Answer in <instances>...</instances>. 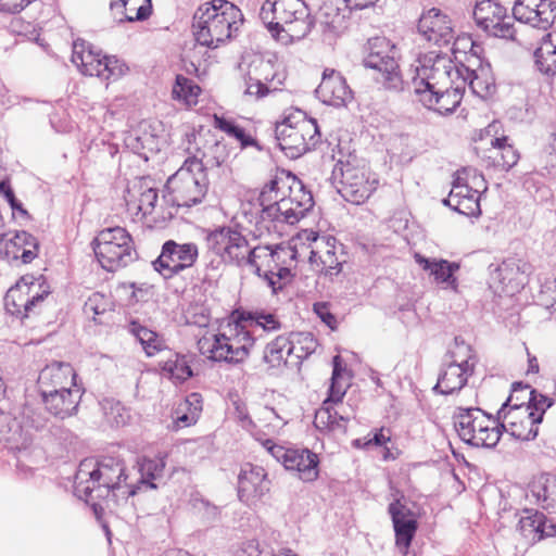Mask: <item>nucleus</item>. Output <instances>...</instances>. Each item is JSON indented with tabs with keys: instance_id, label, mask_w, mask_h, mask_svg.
Listing matches in <instances>:
<instances>
[{
	"instance_id": "obj_34",
	"label": "nucleus",
	"mask_w": 556,
	"mask_h": 556,
	"mask_svg": "<svg viewBox=\"0 0 556 556\" xmlns=\"http://www.w3.org/2000/svg\"><path fill=\"white\" fill-rule=\"evenodd\" d=\"M459 71L462 76L458 83H464L465 86L468 85L473 94L486 99L495 92V81L489 66L480 65L479 68L472 70L459 64Z\"/></svg>"
},
{
	"instance_id": "obj_63",
	"label": "nucleus",
	"mask_w": 556,
	"mask_h": 556,
	"mask_svg": "<svg viewBox=\"0 0 556 556\" xmlns=\"http://www.w3.org/2000/svg\"><path fill=\"white\" fill-rule=\"evenodd\" d=\"M238 556H261L258 544L254 541L247 542Z\"/></svg>"
},
{
	"instance_id": "obj_56",
	"label": "nucleus",
	"mask_w": 556,
	"mask_h": 556,
	"mask_svg": "<svg viewBox=\"0 0 556 556\" xmlns=\"http://www.w3.org/2000/svg\"><path fill=\"white\" fill-rule=\"evenodd\" d=\"M262 420L265 421L264 428L267 429L268 434H276L285 427L287 421L281 418L274 408L264 407L262 413Z\"/></svg>"
},
{
	"instance_id": "obj_35",
	"label": "nucleus",
	"mask_w": 556,
	"mask_h": 556,
	"mask_svg": "<svg viewBox=\"0 0 556 556\" xmlns=\"http://www.w3.org/2000/svg\"><path fill=\"white\" fill-rule=\"evenodd\" d=\"M38 429V425L23 424L11 419L9 415H0V435L16 448L26 447L33 440L34 431Z\"/></svg>"
},
{
	"instance_id": "obj_13",
	"label": "nucleus",
	"mask_w": 556,
	"mask_h": 556,
	"mask_svg": "<svg viewBox=\"0 0 556 556\" xmlns=\"http://www.w3.org/2000/svg\"><path fill=\"white\" fill-rule=\"evenodd\" d=\"M207 248L218 255L226 264L249 266L255 247L249 244L247 238L236 229L222 227L212 231L207 238Z\"/></svg>"
},
{
	"instance_id": "obj_33",
	"label": "nucleus",
	"mask_w": 556,
	"mask_h": 556,
	"mask_svg": "<svg viewBox=\"0 0 556 556\" xmlns=\"http://www.w3.org/2000/svg\"><path fill=\"white\" fill-rule=\"evenodd\" d=\"M76 374L68 363L53 362L47 365L39 374L38 382L43 389H74Z\"/></svg>"
},
{
	"instance_id": "obj_39",
	"label": "nucleus",
	"mask_w": 556,
	"mask_h": 556,
	"mask_svg": "<svg viewBox=\"0 0 556 556\" xmlns=\"http://www.w3.org/2000/svg\"><path fill=\"white\" fill-rule=\"evenodd\" d=\"M463 173L466 174V177H463L460 174L457 175L453 181L450 194L443 203L467 198L472 191L482 193L486 190L485 180L482 175L478 174L476 170H464Z\"/></svg>"
},
{
	"instance_id": "obj_54",
	"label": "nucleus",
	"mask_w": 556,
	"mask_h": 556,
	"mask_svg": "<svg viewBox=\"0 0 556 556\" xmlns=\"http://www.w3.org/2000/svg\"><path fill=\"white\" fill-rule=\"evenodd\" d=\"M542 526H544L543 516L539 514L522 517L519 520V530L521 534L532 542L540 541L539 534L544 532V530H540L543 528Z\"/></svg>"
},
{
	"instance_id": "obj_55",
	"label": "nucleus",
	"mask_w": 556,
	"mask_h": 556,
	"mask_svg": "<svg viewBox=\"0 0 556 556\" xmlns=\"http://www.w3.org/2000/svg\"><path fill=\"white\" fill-rule=\"evenodd\" d=\"M349 417H344L338 412L331 413L329 408L320 409L316 414V422L321 424L325 427L334 429H344Z\"/></svg>"
},
{
	"instance_id": "obj_20",
	"label": "nucleus",
	"mask_w": 556,
	"mask_h": 556,
	"mask_svg": "<svg viewBox=\"0 0 556 556\" xmlns=\"http://www.w3.org/2000/svg\"><path fill=\"white\" fill-rule=\"evenodd\" d=\"M477 25L486 34L514 39L516 29L514 16L507 14L506 9L495 0H478L473 10Z\"/></svg>"
},
{
	"instance_id": "obj_32",
	"label": "nucleus",
	"mask_w": 556,
	"mask_h": 556,
	"mask_svg": "<svg viewBox=\"0 0 556 556\" xmlns=\"http://www.w3.org/2000/svg\"><path fill=\"white\" fill-rule=\"evenodd\" d=\"M416 263L439 285L445 289L457 291L458 282L455 273L459 269V264L443 258H428L420 254H415Z\"/></svg>"
},
{
	"instance_id": "obj_53",
	"label": "nucleus",
	"mask_w": 556,
	"mask_h": 556,
	"mask_svg": "<svg viewBox=\"0 0 556 556\" xmlns=\"http://www.w3.org/2000/svg\"><path fill=\"white\" fill-rule=\"evenodd\" d=\"M480 197L481 193H478V191H472V193H470V195H468L467 198H464L462 200L457 199L455 201L446 202L444 204L466 216H476L479 215L481 212Z\"/></svg>"
},
{
	"instance_id": "obj_29",
	"label": "nucleus",
	"mask_w": 556,
	"mask_h": 556,
	"mask_svg": "<svg viewBox=\"0 0 556 556\" xmlns=\"http://www.w3.org/2000/svg\"><path fill=\"white\" fill-rule=\"evenodd\" d=\"M41 395L47 410L55 417L64 419L76 412L81 392L78 388L67 390L43 389Z\"/></svg>"
},
{
	"instance_id": "obj_28",
	"label": "nucleus",
	"mask_w": 556,
	"mask_h": 556,
	"mask_svg": "<svg viewBox=\"0 0 556 556\" xmlns=\"http://www.w3.org/2000/svg\"><path fill=\"white\" fill-rule=\"evenodd\" d=\"M389 514L393 522L396 546L406 554L417 531L415 514L406 505L395 500L389 505Z\"/></svg>"
},
{
	"instance_id": "obj_59",
	"label": "nucleus",
	"mask_w": 556,
	"mask_h": 556,
	"mask_svg": "<svg viewBox=\"0 0 556 556\" xmlns=\"http://www.w3.org/2000/svg\"><path fill=\"white\" fill-rule=\"evenodd\" d=\"M314 312L318 315V317L331 329L336 328L337 319L336 317L329 312L328 306L326 303H316L314 305Z\"/></svg>"
},
{
	"instance_id": "obj_2",
	"label": "nucleus",
	"mask_w": 556,
	"mask_h": 556,
	"mask_svg": "<svg viewBox=\"0 0 556 556\" xmlns=\"http://www.w3.org/2000/svg\"><path fill=\"white\" fill-rule=\"evenodd\" d=\"M128 475L123 459L117 456H103L100 460L85 459L79 464L74 482L77 497L92 503L105 501L118 505L136 494L134 484L127 482Z\"/></svg>"
},
{
	"instance_id": "obj_50",
	"label": "nucleus",
	"mask_w": 556,
	"mask_h": 556,
	"mask_svg": "<svg viewBox=\"0 0 556 556\" xmlns=\"http://www.w3.org/2000/svg\"><path fill=\"white\" fill-rule=\"evenodd\" d=\"M213 126L226 132L229 137L237 139L242 148L257 146L256 140L250 135H247L244 129L236 125L231 119L215 114Z\"/></svg>"
},
{
	"instance_id": "obj_52",
	"label": "nucleus",
	"mask_w": 556,
	"mask_h": 556,
	"mask_svg": "<svg viewBox=\"0 0 556 556\" xmlns=\"http://www.w3.org/2000/svg\"><path fill=\"white\" fill-rule=\"evenodd\" d=\"M101 405L105 419L111 425L119 427L128 422L130 418L129 412L121 402L105 399Z\"/></svg>"
},
{
	"instance_id": "obj_43",
	"label": "nucleus",
	"mask_w": 556,
	"mask_h": 556,
	"mask_svg": "<svg viewBox=\"0 0 556 556\" xmlns=\"http://www.w3.org/2000/svg\"><path fill=\"white\" fill-rule=\"evenodd\" d=\"M513 391L515 393H525L523 397L528 399V401L525 402V407H529L528 412H530L531 416L534 417V420H538L540 424L543 420L545 412L554 404V400L552 397L546 396L536 390L531 389L530 386L521 382L513 383Z\"/></svg>"
},
{
	"instance_id": "obj_51",
	"label": "nucleus",
	"mask_w": 556,
	"mask_h": 556,
	"mask_svg": "<svg viewBox=\"0 0 556 556\" xmlns=\"http://www.w3.org/2000/svg\"><path fill=\"white\" fill-rule=\"evenodd\" d=\"M332 365H333V370H332V377H331V384L329 388V396H328L327 401L325 402V404L327 402H333V403L341 402L342 397L345 394L346 386H348L346 383H342V381H341L343 379V374L345 372V367L342 364V358L340 357V355H336L332 358Z\"/></svg>"
},
{
	"instance_id": "obj_64",
	"label": "nucleus",
	"mask_w": 556,
	"mask_h": 556,
	"mask_svg": "<svg viewBox=\"0 0 556 556\" xmlns=\"http://www.w3.org/2000/svg\"><path fill=\"white\" fill-rule=\"evenodd\" d=\"M542 294L551 293V298L555 300L554 303H552V307L554 308V312L556 313V279L548 280L542 286L541 290Z\"/></svg>"
},
{
	"instance_id": "obj_24",
	"label": "nucleus",
	"mask_w": 556,
	"mask_h": 556,
	"mask_svg": "<svg viewBox=\"0 0 556 556\" xmlns=\"http://www.w3.org/2000/svg\"><path fill=\"white\" fill-rule=\"evenodd\" d=\"M317 97L326 104L345 106L353 99V92L341 73L326 68L316 89Z\"/></svg>"
},
{
	"instance_id": "obj_27",
	"label": "nucleus",
	"mask_w": 556,
	"mask_h": 556,
	"mask_svg": "<svg viewBox=\"0 0 556 556\" xmlns=\"http://www.w3.org/2000/svg\"><path fill=\"white\" fill-rule=\"evenodd\" d=\"M269 480L261 466L247 464L238 478V495L240 501L251 504L269 491Z\"/></svg>"
},
{
	"instance_id": "obj_30",
	"label": "nucleus",
	"mask_w": 556,
	"mask_h": 556,
	"mask_svg": "<svg viewBox=\"0 0 556 556\" xmlns=\"http://www.w3.org/2000/svg\"><path fill=\"white\" fill-rule=\"evenodd\" d=\"M526 497L549 514H556V476L541 473L529 483Z\"/></svg>"
},
{
	"instance_id": "obj_60",
	"label": "nucleus",
	"mask_w": 556,
	"mask_h": 556,
	"mask_svg": "<svg viewBox=\"0 0 556 556\" xmlns=\"http://www.w3.org/2000/svg\"><path fill=\"white\" fill-rule=\"evenodd\" d=\"M210 317L208 314L205 313V309H202L201 313H194L191 315V311H188L187 321L189 324L198 325L199 327H206L208 324Z\"/></svg>"
},
{
	"instance_id": "obj_45",
	"label": "nucleus",
	"mask_w": 556,
	"mask_h": 556,
	"mask_svg": "<svg viewBox=\"0 0 556 556\" xmlns=\"http://www.w3.org/2000/svg\"><path fill=\"white\" fill-rule=\"evenodd\" d=\"M287 340L290 342L288 352L292 356V366H296L317 349V341L311 332H291Z\"/></svg>"
},
{
	"instance_id": "obj_18",
	"label": "nucleus",
	"mask_w": 556,
	"mask_h": 556,
	"mask_svg": "<svg viewBox=\"0 0 556 556\" xmlns=\"http://www.w3.org/2000/svg\"><path fill=\"white\" fill-rule=\"evenodd\" d=\"M532 274V265L518 258H508L490 273V288L494 293L514 295L525 288Z\"/></svg>"
},
{
	"instance_id": "obj_48",
	"label": "nucleus",
	"mask_w": 556,
	"mask_h": 556,
	"mask_svg": "<svg viewBox=\"0 0 556 556\" xmlns=\"http://www.w3.org/2000/svg\"><path fill=\"white\" fill-rule=\"evenodd\" d=\"M165 463L163 458L144 459L140 465V479L136 488V493L141 489H155L154 480L162 477Z\"/></svg>"
},
{
	"instance_id": "obj_25",
	"label": "nucleus",
	"mask_w": 556,
	"mask_h": 556,
	"mask_svg": "<svg viewBox=\"0 0 556 556\" xmlns=\"http://www.w3.org/2000/svg\"><path fill=\"white\" fill-rule=\"evenodd\" d=\"M418 30L427 41L437 46L448 45L454 39L451 20L435 8L421 15Z\"/></svg>"
},
{
	"instance_id": "obj_36",
	"label": "nucleus",
	"mask_w": 556,
	"mask_h": 556,
	"mask_svg": "<svg viewBox=\"0 0 556 556\" xmlns=\"http://www.w3.org/2000/svg\"><path fill=\"white\" fill-rule=\"evenodd\" d=\"M157 365L162 370V375L174 382H184L192 376L187 357L169 349H166L161 354Z\"/></svg>"
},
{
	"instance_id": "obj_47",
	"label": "nucleus",
	"mask_w": 556,
	"mask_h": 556,
	"mask_svg": "<svg viewBox=\"0 0 556 556\" xmlns=\"http://www.w3.org/2000/svg\"><path fill=\"white\" fill-rule=\"evenodd\" d=\"M472 359L473 352L471 346L463 339L456 337L454 339V343L448 348L444 363L458 365V367H463L464 369H468L473 372L475 362Z\"/></svg>"
},
{
	"instance_id": "obj_41",
	"label": "nucleus",
	"mask_w": 556,
	"mask_h": 556,
	"mask_svg": "<svg viewBox=\"0 0 556 556\" xmlns=\"http://www.w3.org/2000/svg\"><path fill=\"white\" fill-rule=\"evenodd\" d=\"M131 333L141 344L147 356L152 357L156 354H163L167 349L165 340L155 331L142 326L138 321H130L127 326Z\"/></svg>"
},
{
	"instance_id": "obj_22",
	"label": "nucleus",
	"mask_w": 556,
	"mask_h": 556,
	"mask_svg": "<svg viewBox=\"0 0 556 556\" xmlns=\"http://www.w3.org/2000/svg\"><path fill=\"white\" fill-rule=\"evenodd\" d=\"M513 15L519 22L546 30L556 18V0H516Z\"/></svg>"
},
{
	"instance_id": "obj_57",
	"label": "nucleus",
	"mask_w": 556,
	"mask_h": 556,
	"mask_svg": "<svg viewBox=\"0 0 556 556\" xmlns=\"http://www.w3.org/2000/svg\"><path fill=\"white\" fill-rule=\"evenodd\" d=\"M273 276L274 277H269L266 282L268 287L271 288L273 292L276 293L291 279V270L288 266V261H286V263H281V266H278Z\"/></svg>"
},
{
	"instance_id": "obj_10",
	"label": "nucleus",
	"mask_w": 556,
	"mask_h": 556,
	"mask_svg": "<svg viewBox=\"0 0 556 556\" xmlns=\"http://www.w3.org/2000/svg\"><path fill=\"white\" fill-rule=\"evenodd\" d=\"M454 426L459 438L472 446L494 447L502 435L496 417L480 408H458Z\"/></svg>"
},
{
	"instance_id": "obj_9",
	"label": "nucleus",
	"mask_w": 556,
	"mask_h": 556,
	"mask_svg": "<svg viewBox=\"0 0 556 556\" xmlns=\"http://www.w3.org/2000/svg\"><path fill=\"white\" fill-rule=\"evenodd\" d=\"M412 68L415 93L425 89L444 88L458 81L462 76L459 65H456L448 55L434 51L419 55L412 64Z\"/></svg>"
},
{
	"instance_id": "obj_4",
	"label": "nucleus",
	"mask_w": 556,
	"mask_h": 556,
	"mask_svg": "<svg viewBox=\"0 0 556 556\" xmlns=\"http://www.w3.org/2000/svg\"><path fill=\"white\" fill-rule=\"evenodd\" d=\"M260 18L270 35L283 45L303 39L314 25L304 0H266Z\"/></svg>"
},
{
	"instance_id": "obj_46",
	"label": "nucleus",
	"mask_w": 556,
	"mask_h": 556,
	"mask_svg": "<svg viewBox=\"0 0 556 556\" xmlns=\"http://www.w3.org/2000/svg\"><path fill=\"white\" fill-rule=\"evenodd\" d=\"M290 342L286 336H278L271 342H269L264 351V361L270 367L277 368L281 365H292L291 353L288 352Z\"/></svg>"
},
{
	"instance_id": "obj_16",
	"label": "nucleus",
	"mask_w": 556,
	"mask_h": 556,
	"mask_svg": "<svg viewBox=\"0 0 556 556\" xmlns=\"http://www.w3.org/2000/svg\"><path fill=\"white\" fill-rule=\"evenodd\" d=\"M48 294V287L45 286L41 278L25 276L8 290L4 296V306L10 314L24 318Z\"/></svg>"
},
{
	"instance_id": "obj_14",
	"label": "nucleus",
	"mask_w": 556,
	"mask_h": 556,
	"mask_svg": "<svg viewBox=\"0 0 556 556\" xmlns=\"http://www.w3.org/2000/svg\"><path fill=\"white\" fill-rule=\"evenodd\" d=\"M395 56L394 46H391L386 38H375L370 42V51L364 59V65L379 73L376 79L386 89L400 91L403 89V78Z\"/></svg>"
},
{
	"instance_id": "obj_21",
	"label": "nucleus",
	"mask_w": 556,
	"mask_h": 556,
	"mask_svg": "<svg viewBox=\"0 0 556 556\" xmlns=\"http://www.w3.org/2000/svg\"><path fill=\"white\" fill-rule=\"evenodd\" d=\"M198 257V247L194 243L179 244L173 240L163 244L162 252L153 267L165 279L173 277L175 274L191 267Z\"/></svg>"
},
{
	"instance_id": "obj_31",
	"label": "nucleus",
	"mask_w": 556,
	"mask_h": 556,
	"mask_svg": "<svg viewBox=\"0 0 556 556\" xmlns=\"http://www.w3.org/2000/svg\"><path fill=\"white\" fill-rule=\"evenodd\" d=\"M500 128V123L493 122L485 128V132L492 136L490 144L491 157L494 160V164L508 170L517 164L520 156L507 136H496Z\"/></svg>"
},
{
	"instance_id": "obj_1",
	"label": "nucleus",
	"mask_w": 556,
	"mask_h": 556,
	"mask_svg": "<svg viewBox=\"0 0 556 556\" xmlns=\"http://www.w3.org/2000/svg\"><path fill=\"white\" fill-rule=\"evenodd\" d=\"M281 323L277 315L263 309L238 312V319L222 331H206L198 340L199 352L213 362L242 363L255 342V331H278Z\"/></svg>"
},
{
	"instance_id": "obj_38",
	"label": "nucleus",
	"mask_w": 556,
	"mask_h": 556,
	"mask_svg": "<svg viewBox=\"0 0 556 556\" xmlns=\"http://www.w3.org/2000/svg\"><path fill=\"white\" fill-rule=\"evenodd\" d=\"M127 210L135 215L141 214L142 217L152 214L157 202V191L153 187L146 186L143 182L139 187L128 190L125 198Z\"/></svg>"
},
{
	"instance_id": "obj_11",
	"label": "nucleus",
	"mask_w": 556,
	"mask_h": 556,
	"mask_svg": "<svg viewBox=\"0 0 556 556\" xmlns=\"http://www.w3.org/2000/svg\"><path fill=\"white\" fill-rule=\"evenodd\" d=\"M72 62L81 74L96 76L102 80H116L122 77L127 66L114 55H102L90 43L77 39L73 43Z\"/></svg>"
},
{
	"instance_id": "obj_8",
	"label": "nucleus",
	"mask_w": 556,
	"mask_h": 556,
	"mask_svg": "<svg viewBox=\"0 0 556 556\" xmlns=\"http://www.w3.org/2000/svg\"><path fill=\"white\" fill-rule=\"evenodd\" d=\"M92 245L98 262L108 271L126 267L138 256L131 236L119 226L102 229Z\"/></svg>"
},
{
	"instance_id": "obj_12",
	"label": "nucleus",
	"mask_w": 556,
	"mask_h": 556,
	"mask_svg": "<svg viewBox=\"0 0 556 556\" xmlns=\"http://www.w3.org/2000/svg\"><path fill=\"white\" fill-rule=\"evenodd\" d=\"M355 157L343 162L338 160L333 168V175L340 176L339 193L353 204L364 203L376 190L378 181L370 178L369 170L363 165L356 164Z\"/></svg>"
},
{
	"instance_id": "obj_17",
	"label": "nucleus",
	"mask_w": 556,
	"mask_h": 556,
	"mask_svg": "<svg viewBox=\"0 0 556 556\" xmlns=\"http://www.w3.org/2000/svg\"><path fill=\"white\" fill-rule=\"evenodd\" d=\"M266 451L287 470H295L303 481H314L318 477V457L307 448H287L271 439L261 441Z\"/></svg>"
},
{
	"instance_id": "obj_62",
	"label": "nucleus",
	"mask_w": 556,
	"mask_h": 556,
	"mask_svg": "<svg viewBox=\"0 0 556 556\" xmlns=\"http://www.w3.org/2000/svg\"><path fill=\"white\" fill-rule=\"evenodd\" d=\"M211 151L214 154L215 159V162L213 164H215L216 166H220L226 161L227 157L226 147L217 142L211 148Z\"/></svg>"
},
{
	"instance_id": "obj_23",
	"label": "nucleus",
	"mask_w": 556,
	"mask_h": 556,
	"mask_svg": "<svg viewBox=\"0 0 556 556\" xmlns=\"http://www.w3.org/2000/svg\"><path fill=\"white\" fill-rule=\"evenodd\" d=\"M465 91V84L456 81L444 88L425 89L416 93L418 101L428 110L440 115L453 113L460 104Z\"/></svg>"
},
{
	"instance_id": "obj_6",
	"label": "nucleus",
	"mask_w": 556,
	"mask_h": 556,
	"mask_svg": "<svg viewBox=\"0 0 556 556\" xmlns=\"http://www.w3.org/2000/svg\"><path fill=\"white\" fill-rule=\"evenodd\" d=\"M275 135L278 147L290 159H296L314 149L320 140L316 121L308 118L301 110H296L278 123Z\"/></svg>"
},
{
	"instance_id": "obj_3",
	"label": "nucleus",
	"mask_w": 556,
	"mask_h": 556,
	"mask_svg": "<svg viewBox=\"0 0 556 556\" xmlns=\"http://www.w3.org/2000/svg\"><path fill=\"white\" fill-rule=\"evenodd\" d=\"M261 206L256 225L267 231L278 224L294 225L314 206L311 191L295 176L275 178L264 186L260 195Z\"/></svg>"
},
{
	"instance_id": "obj_5",
	"label": "nucleus",
	"mask_w": 556,
	"mask_h": 556,
	"mask_svg": "<svg viewBox=\"0 0 556 556\" xmlns=\"http://www.w3.org/2000/svg\"><path fill=\"white\" fill-rule=\"evenodd\" d=\"M243 22L240 9L228 0H212L193 15V33L199 45L215 49L228 41Z\"/></svg>"
},
{
	"instance_id": "obj_49",
	"label": "nucleus",
	"mask_w": 556,
	"mask_h": 556,
	"mask_svg": "<svg viewBox=\"0 0 556 556\" xmlns=\"http://www.w3.org/2000/svg\"><path fill=\"white\" fill-rule=\"evenodd\" d=\"M201 88L192 79L177 75L172 91L175 100L181 101L187 106H192L198 103Z\"/></svg>"
},
{
	"instance_id": "obj_40",
	"label": "nucleus",
	"mask_w": 556,
	"mask_h": 556,
	"mask_svg": "<svg viewBox=\"0 0 556 556\" xmlns=\"http://www.w3.org/2000/svg\"><path fill=\"white\" fill-rule=\"evenodd\" d=\"M203 400L199 393H190L181 400L173 413V419L177 428L194 425L202 412Z\"/></svg>"
},
{
	"instance_id": "obj_15",
	"label": "nucleus",
	"mask_w": 556,
	"mask_h": 556,
	"mask_svg": "<svg viewBox=\"0 0 556 556\" xmlns=\"http://www.w3.org/2000/svg\"><path fill=\"white\" fill-rule=\"evenodd\" d=\"M513 402L514 395H509L496 414L500 430L521 441L535 439L540 422L528 412L529 407H525V402Z\"/></svg>"
},
{
	"instance_id": "obj_42",
	"label": "nucleus",
	"mask_w": 556,
	"mask_h": 556,
	"mask_svg": "<svg viewBox=\"0 0 556 556\" xmlns=\"http://www.w3.org/2000/svg\"><path fill=\"white\" fill-rule=\"evenodd\" d=\"M307 240L315 242V249H312L309 255L311 263H320L324 268L337 269L340 265L336 257L334 245L331 241L334 239L329 237H319L317 233L311 231L307 233Z\"/></svg>"
},
{
	"instance_id": "obj_19",
	"label": "nucleus",
	"mask_w": 556,
	"mask_h": 556,
	"mask_svg": "<svg viewBox=\"0 0 556 556\" xmlns=\"http://www.w3.org/2000/svg\"><path fill=\"white\" fill-rule=\"evenodd\" d=\"M285 79V72L276 68L273 61L255 58L248 67L244 93L261 99L279 90Z\"/></svg>"
},
{
	"instance_id": "obj_44",
	"label": "nucleus",
	"mask_w": 556,
	"mask_h": 556,
	"mask_svg": "<svg viewBox=\"0 0 556 556\" xmlns=\"http://www.w3.org/2000/svg\"><path fill=\"white\" fill-rule=\"evenodd\" d=\"M534 61L538 70L548 76L556 74V31L543 37L534 51Z\"/></svg>"
},
{
	"instance_id": "obj_26",
	"label": "nucleus",
	"mask_w": 556,
	"mask_h": 556,
	"mask_svg": "<svg viewBox=\"0 0 556 556\" xmlns=\"http://www.w3.org/2000/svg\"><path fill=\"white\" fill-rule=\"evenodd\" d=\"M293 256V251L287 247L276 245L271 248L269 245H258L255 247L249 266L254 268L255 274L266 281L269 277H274V271L278 266H281V263L292 260Z\"/></svg>"
},
{
	"instance_id": "obj_58",
	"label": "nucleus",
	"mask_w": 556,
	"mask_h": 556,
	"mask_svg": "<svg viewBox=\"0 0 556 556\" xmlns=\"http://www.w3.org/2000/svg\"><path fill=\"white\" fill-rule=\"evenodd\" d=\"M146 3L147 2H141V0H134V2H131L130 4H127V7L124 9L129 12L136 11V14L135 15L126 14L125 20L128 22H134V21H144L146 18H148L151 14V7L146 5Z\"/></svg>"
},
{
	"instance_id": "obj_61",
	"label": "nucleus",
	"mask_w": 556,
	"mask_h": 556,
	"mask_svg": "<svg viewBox=\"0 0 556 556\" xmlns=\"http://www.w3.org/2000/svg\"><path fill=\"white\" fill-rule=\"evenodd\" d=\"M99 300H103V296L99 293L92 294L85 304L86 309L92 311L96 315L104 313L105 308L98 304Z\"/></svg>"
},
{
	"instance_id": "obj_37",
	"label": "nucleus",
	"mask_w": 556,
	"mask_h": 556,
	"mask_svg": "<svg viewBox=\"0 0 556 556\" xmlns=\"http://www.w3.org/2000/svg\"><path fill=\"white\" fill-rule=\"evenodd\" d=\"M470 375L472 371L458 367V365L443 363L433 390L444 395L453 394L464 388Z\"/></svg>"
},
{
	"instance_id": "obj_7",
	"label": "nucleus",
	"mask_w": 556,
	"mask_h": 556,
	"mask_svg": "<svg viewBox=\"0 0 556 556\" xmlns=\"http://www.w3.org/2000/svg\"><path fill=\"white\" fill-rule=\"evenodd\" d=\"M178 207L200 204L208 189V180L203 162L197 157L187 159L166 184Z\"/></svg>"
}]
</instances>
